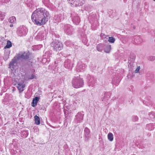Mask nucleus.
<instances>
[{
    "label": "nucleus",
    "mask_w": 155,
    "mask_h": 155,
    "mask_svg": "<svg viewBox=\"0 0 155 155\" xmlns=\"http://www.w3.org/2000/svg\"><path fill=\"white\" fill-rule=\"evenodd\" d=\"M49 12L43 8L37 9L32 13L31 18L32 21L38 25H41L48 21Z\"/></svg>",
    "instance_id": "1"
},
{
    "label": "nucleus",
    "mask_w": 155,
    "mask_h": 155,
    "mask_svg": "<svg viewBox=\"0 0 155 155\" xmlns=\"http://www.w3.org/2000/svg\"><path fill=\"white\" fill-rule=\"evenodd\" d=\"M72 84L74 88H78L81 87L84 85V80L79 76L75 77L72 79Z\"/></svg>",
    "instance_id": "2"
},
{
    "label": "nucleus",
    "mask_w": 155,
    "mask_h": 155,
    "mask_svg": "<svg viewBox=\"0 0 155 155\" xmlns=\"http://www.w3.org/2000/svg\"><path fill=\"white\" fill-rule=\"evenodd\" d=\"M51 45L52 49L56 51L61 50L63 48L61 42L58 41L52 42Z\"/></svg>",
    "instance_id": "3"
},
{
    "label": "nucleus",
    "mask_w": 155,
    "mask_h": 155,
    "mask_svg": "<svg viewBox=\"0 0 155 155\" xmlns=\"http://www.w3.org/2000/svg\"><path fill=\"white\" fill-rule=\"evenodd\" d=\"M27 31L28 30L25 26H21L18 28L17 34L18 36H23L26 35Z\"/></svg>",
    "instance_id": "4"
},
{
    "label": "nucleus",
    "mask_w": 155,
    "mask_h": 155,
    "mask_svg": "<svg viewBox=\"0 0 155 155\" xmlns=\"http://www.w3.org/2000/svg\"><path fill=\"white\" fill-rule=\"evenodd\" d=\"M88 85L89 86L94 87L95 85L96 81L94 78L89 75H87V77Z\"/></svg>",
    "instance_id": "5"
},
{
    "label": "nucleus",
    "mask_w": 155,
    "mask_h": 155,
    "mask_svg": "<svg viewBox=\"0 0 155 155\" xmlns=\"http://www.w3.org/2000/svg\"><path fill=\"white\" fill-rule=\"evenodd\" d=\"M71 17L73 22L76 25L79 24L80 21V19L78 14L73 13L71 14Z\"/></svg>",
    "instance_id": "6"
},
{
    "label": "nucleus",
    "mask_w": 155,
    "mask_h": 155,
    "mask_svg": "<svg viewBox=\"0 0 155 155\" xmlns=\"http://www.w3.org/2000/svg\"><path fill=\"white\" fill-rule=\"evenodd\" d=\"M86 65L82 62L79 61L78 62L77 65L76 70L78 72H83L84 71L86 68Z\"/></svg>",
    "instance_id": "7"
},
{
    "label": "nucleus",
    "mask_w": 155,
    "mask_h": 155,
    "mask_svg": "<svg viewBox=\"0 0 155 155\" xmlns=\"http://www.w3.org/2000/svg\"><path fill=\"white\" fill-rule=\"evenodd\" d=\"M64 31L67 35H70L72 33L73 29L71 25L67 24L64 25Z\"/></svg>",
    "instance_id": "8"
},
{
    "label": "nucleus",
    "mask_w": 155,
    "mask_h": 155,
    "mask_svg": "<svg viewBox=\"0 0 155 155\" xmlns=\"http://www.w3.org/2000/svg\"><path fill=\"white\" fill-rule=\"evenodd\" d=\"M64 65L65 68L70 70H71L73 67V63L71 61L68 59L65 60L64 62Z\"/></svg>",
    "instance_id": "9"
},
{
    "label": "nucleus",
    "mask_w": 155,
    "mask_h": 155,
    "mask_svg": "<svg viewBox=\"0 0 155 155\" xmlns=\"http://www.w3.org/2000/svg\"><path fill=\"white\" fill-rule=\"evenodd\" d=\"M84 114L82 113L81 112H79L77 113L75 116V121L76 123H81L82 122Z\"/></svg>",
    "instance_id": "10"
},
{
    "label": "nucleus",
    "mask_w": 155,
    "mask_h": 155,
    "mask_svg": "<svg viewBox=\"0 0 155 155\" xmlns=\"http://www.w3.org/2000/svg\"><path fill=\"white\" fill-rule=\"evenodd\" d=\"M16 85V84H14L13 85L16 86L20 93L22 92L24 90V89L25 87V85L24 82H19L17 84V85Z\"/></svg>",
    "instance_id": "11"
},
{
    "label": "nucleus",
    "mask_w": 155,
    "mask_h": 155,
    "mask_svg": "<svg viewBox=\"0 0 155 155\" xmlns=\"http://www.w3.org/2000/svg\"><path fill=\"white\" fill-rule=\"evenodd\" d=\"M54 18L56 22H59L63 20L64 19V14L61 13L59 14L55 15L54 16Z\"/></svg>",
    "instance_id": "12"
},
{
    "label": "nucleus",
    "mask_w": 155,
    "mask_h": 155,
    "mask_svg": "<svg viewBox=\"0 0 155 155\" xmlns=\"http://www.w3.org/2000/svg\"><path fill=\"white\" fill-rule=\"evenodd\" d=\"M136 58V56L134 54H132L130 55L129 60H128V64L129 67L133 65V64L134 62L135 58Z\"/></svg>",
    "instance_id": "13"
},
{
    "label": "nucleus",
    "mask_w": 155,
    "mask_h": 155,
    "mask_svg": "<svg viewBox=\"0 0 155 155\" xmlns=\"http://www.w3.org/2000/svg\"><path fill=\"white\" fill-rule=\"evenodd\" d=\"M29 53L24 52L23 54H18V58L19 59H27L29 58Z\"/></svg>",
    "instance_id": "14"
},
{
    "label": "nucleus",
    "mask_w": 155,
    "mask_h": 155,
    "mask_svg": "<svg viewBox=\"0 0 155 155\" xmlns=\"http://www.w3.org/2000/svg\"><path fill=\"white\" fill-rule=\"evenodd\" d=\"M45 36V34L43 31H41L35 37V39L38 40H41L44 39Z\"/></svg>",
    "instance_id": "15"
},
{
    "label": "nucleus",
    "mask_w": 155,
    "mask_h": 155,
    "mask_svg": "<svg viewBox=\"0 0 155 155\" xmlns=\"http://www.w3.org/2000/svg\"><path fill=\"white\" fill-rule=\"evenodd\" d=\"M135 43L136 44H139L143 41V39L139 36H135L134 37Z\"/></svg>",
    "instance_id": "16"
},
{
    "label": "nucleus",
    "mask_w": 155,
    "mask_h": 155,
    "mask_svg": "<svg viewBox=\"0 0 155 155\" xmlns=\"http://www.w3.org/2000/svg\"><path fill=\"white\" fill-rule=\"evenodd\" d=\"M111 49V45H110L106 44L104 46V51L106 53L110 52Z\"/></svg>",
    "instance_id": "17"
},
{
    "label": "nucleus",
    "mask_w": 155,
    "mask_h": 155,
    "mask_svg": "<svg viewBox=\"0 0 155 155\" xmlns=\"http://www.w3.org/2000/svg\"><path fill=\"white\" fill-rule=\"evenodd\" d=\"M16 63V60L14 58L12 60V61L10 62L9 65V68H11L12 70H13L15 66V64Z\"/></svg>",
    "instance_id": "18"
},
{
    "label": "nucleus",
    "mask_w": 155,
    "mask_h": 155,
    "mask_svg": "<svg viewBox=\"0 0 155 155\" xmlns=\"http://www.w3.org/2000/svg\"><path fill=\"white\" fill-rule=\"evenodd\" d=\"M39 100V98L38 97H34L31 103V105L33 107L36 106L37 105V103Z\"/></svg>",
    "instance_id": "19"
},
{
    "label": "nucleus",
    "mask_w": 155,
    "mask_h": 155,
    "mask_svg": "<svg viewBox=\"0 0 155 155\" xmlns=\"http://www.w3.org/2000/svg\"><path fill=\"white\" fill-rule=\"evenodd\" d=\"M84 132L85 136L86 138H87V140L88 138V136L90 133V131L88 128L86 127L84 128Z\"/></svg>",
    "instance_id": "20"
},
{
    "label": "nucleus",
    "mask_w": 155,
    "mask_h": 155,
    "mask_svg": "<svg viewBox=\"0 0 155 155\" xmlns=\"http://www.w3.org/2000/svg\"><path fill=\"white\" fill-rule=\"evenodd\" d=\"M154 128V125L153 124H150L146 126V129L149 130H153Z\"/></svg>",
    "instance_id": "21"
},
{
    "label": "nucleus",
    "mask_w": 155,
    "mask_h": 155,
    "mask_svg": "<svg viewBox=\"0 0 155 155\" xmlns=\"http://www.w3.org/2000/svg\"><path fill=\"white\" fill-rule=\"evenodd\" d=\"M104 45L102 44H99L97 46V49L98 51H101L104 50Z\"/></svg>",
    "instance_id": "22"
},
{
    "label": "nucleus",
    "mask_w": 155,
    "mask_h": 155,
    "mask_svg": "<svg viewBox=\"0 0 155 155\" xmlns=\"http://www.w3.org/2000/svg\"><path fill=\"white\" fill-rule=\"evenodd\" d=\"M16 18L14 16H12L10 17L8 19L9 22L12 24L15 23L16 22Z\"/></svg>",
    "instance_id": "23"
},
{
    "label": "nucleus",
    "mask_w": 155,
    "mask_h": 155,
    "mask_svg": "<svg viewBox=\"0 0 155 155\" xmlns=\"http://www.w3.org/2000/svg\"><path fill=\"white\" fill-rule=\"evenodd\" d=\"M35 124L37 125H39L40 124V119L39 117L37 115H35Z\"/></svg>",
    "instance_id": "24"
},
{
    "label": "nucleus",
    "mask_w": 155,
    "mask_h": 155,
    "mask_svg": "<svg viewBox=\"0 0 155 155\" xmlns=\"http://www.w3.org/2000/svg\"><path fill=\"white\" fill-rule=\"evenodd\" d=\"M107 138L109 140L111 141H112L114 139L113 134L111 133H108L107 135Z\"/></svg>",
    "instance_id": "25"
},
{
    "label": "nucleus",
    "mask_w": 155,
    "mask_h": 155,
    "mask_svg": "<svg viewBox=\"0 0 155 155\" xmlns=\"http://www.w3.org/2000/svg\"><path fill=\"white\" fill-rule=\"evenodd\" d=\"M12 46V44L11 41H7V45L4 48L6 49L10 48Z\"/></svg>",
    "instance_id": "26"
},
{
    "label": "nucleus",
    "mask_w": 155,
    "mask_h": 155,
    "mask_svg": "<svg viewBox=\"0 0 155 155\" xmlns=\"http://www.w3.org/2000/svg\"><path fill=\"white\" fill-rule=\"evenodd\" d=\"M5 16V13L4 12H0V20L2 21Z\"/></svg>",
    "instance_id": "27"
},
{
    "label": "nucleus",
    "mask_w": 155,
    "mask_h": 155,
    "mask_svg": "<svg viewBox=\"0 0 155 155\" xmlns=\"http://www.w3.org/2000/svg\"><path fill=\"white\" fill-rule=\"evenodd\" d=\"M150 117L151 119L155 118V113L153 112H151L149 114Z\"/></svg>",
    "instance_id": "28"
},
{
    "label": "nucleus",
    "mask_w": 155,
    "mask_h": 155,
    "mask_svg": "<svg viewBox=\"0 0 155 155\" xmlns=\"http://www.w3.org/2000/svg\"><path fill=\"white\" fill-rule=\"evenodd\" d=\"M145 103L144 102H143V103L145 104L147 106H151L152 105V103L151 101H145Z\"/></svg>",
    "instance_id": "29"
},
{
    "label": "nucleus",
    "mask_w": 155,
    "mask_h": 155,
    "mask_svg": "<svg viewBox=\"0 0 155 155\" xmlns=\"http://www.w3.org/2000/svg\"><path fill=\"white\" fill-rule=\"evenodd\" d=\"M108 41L111 43H113L115 41V39L113 37H110Z\"/></svg>",
    "instance_id": "30"
},
{
    "label": "nucleus",
    "mask_w": 155,
    "mask_h": 155,
    "mask_svg": "<svg viewBox=\"0 0 155 155\" xmlns=\"http://www.w3.org/2000/svg\"><path fill=\"white\" fill-rule=\"evenodd\" d=\"M138 117L137 116H133V120L134 121H137L138 120Z\"/></svg>",
    "instance_id": "31"
},
{
    "label": "nucleus",
    "mask_w": 155,
    "mask_h": 155,
    "mask_svg": "<svg viewBox=\"0 0 155 155\" xmlns=\"http://www.w3.org/2000/svg\"><path fill=\"white\" fill-rule=\"evenodd\" d=\"M140 69V66H138L137 69L135 70V73H138L139 72V71Z\"/></svg>",
    "instance_id": "32"
},
{
    "label": "nucleus",
    "mask_w": 155,
    "mask_h": 155,
    "mask_svg": "<svg viewBox=\"0 0 155 155\" xmlns=\"http://www.w3.org/2000/svg\"><path fill=\"white\" fill-rule=\"evenodd\" d=\"M65 44L68 46L71 45V43L69 41H66L65 42Z\"/></svg>",
    "instance_id": "33"
},
{
    "label": "nucleus",
    "mask_w": 155,
    "mask_h": 155,
    "mask_svg": "<svg viewBox=\"0 0 155 155\" xmlns=\"http://www.w3.org/2000/svg\"><path fill=\"white\" fill-rule=\"evenodd\" d=\"M35 75H34L33 74H32L31 77L29 78V79H33L34 78H35Z\"/></svg>",
    "instance_id": "34"
},
{
    "label": "nucleus",
    "mask_w": 155,
    "mask_h": 155,
    "mask_svg": "<svg viewBox=\"0 0 155 155\" xmlns=\"http://www.w3.org/2000/svg\"><path fill=\"white\" fill-rule=\"evenodd\" d=\"M155 59V58L153 56H151L150 57V60L152 61L154 60Z\"/></svg>",
    "instance_id": "35"
},
{
    "label": "nucleus",
    "mask_w": 155,
    "mask_h": 155,
    "mask_svg": "<svg viewBox=\"0 0 155 155\" xmlns=\"http://www.w3.org/2000/svg\"><path fill=\"white\" fill-rule=\"evenodd\" d=\"M22 133H23V134L24 133V134H25V133H26L25 135V136L24 137H27L28 134H27V132L24 131Z\"/></svg>",
    "instance_id": "36"
},
{
    "label": "nucleus",
    "mask_w": 155,
    "mask_h": 155,
    "mask_svg": "<svg viewBox=\"0 0 155 155\" xmlns=\"http://www.w3.org/2000/svg\"><path fill=\"white\" fill-rule=\"evenodd\" d=\"M10 0H5V3H7Z\"/></svg>",
    "instance_id": "37"
},
{
    "label": "nucleus",
    "mask_w": 155,
    "mask_h": 155,
    "mask_svg": "<svg viewBox=\"0 0 155 155\" xmlns=\"http://www.w3.org/2000/svg\"><path fill=\"white\" fill-rule=\"evenodd\" d=\"M13 26V24H10V25H9V26L10 27H12Z\"/></svg>",
    "instance_id": "38"
},
{
    "label": "nucleus",
    "mask_w": 155,
    "mask_h": 155,
    "mask_svg": "<svg viewBox=\"0 0 155 155\" xmlns=\"http://www.w3.org/2000/svg\"><path fill=\"white\" fill-rule=\"evenodd\" d=\"M133 28L134 29L135 28V26H134L133 27Z\"/></svg>",
    "instance_id": "39"
},
{
    "label": "nucleus",
    "mask_w": 155,
    "mask_h": 155,
    "mask_svg": "<svg viewBox=\"0 0 155 155\" xmlns=\"http://www.w3.org/2000/svg\"><path fill=\"white\" fill-rule=\"evenodd\" d=\"M12 91H15V90H14V89H13V90H12Z\"/></svg>",
    "instance_id": "40"
},
{
    "label": "nucleus",
    "mask_w": 155,
    "mask_h": 155,
    "mask_svg": "<svg viewBox=\"0 0 155 155\" xmlns=\"http://www.w3.org/2000/svg\"><path fill=\"white\" fill-rule=\"evenodd\" d=\"M153 0L155 2V0Z\"/></svg>",
    "instance_id": "41"
}]
</instances>
